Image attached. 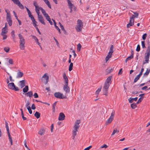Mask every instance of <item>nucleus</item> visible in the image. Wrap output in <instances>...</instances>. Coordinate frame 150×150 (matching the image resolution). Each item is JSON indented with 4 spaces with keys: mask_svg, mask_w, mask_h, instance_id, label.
<instances>
[{
    "mask_svg": "<svg viewBox=\"0 0 150 150\" xmlns=\"http://www.w3.org/2000/svg\"><path fill=\"white\" fill-rule=\"evenodd\" d=\"M18 36L20 39L19 47L20 48L21 50H23L25 49V40L24 37L20 34H18Z\"/></svg>",
    "mask_w": 150,
    "mask_h": 150,
    "instance_id": "1",
    "label": "nucleus"
},
{
    "mask_svg": "<svg viewBox=\"0 0 150 150\" xmlns=\"http://www.w3.org/2000/svg\"><path fill=\"white\" fill-rule=\"evenodd\" d=\"M146 53L145 54L144 59L145 61H144L143 64L144 65L146 63H148L149 61V58L150 55V46L149 45L146 50Z\"/></svg>",
    "mask_w": 150,
    "mask_h": 150,
    "instance_id": "2",
    "label": "nucleus"
},
{
    "mask_svg": "<svg viewBox=\"0 0 150 150\" xmlns=\"http://www.w3.org/2000/svg\"><path fill=\"white\" fill-rule=\"evenodd\" d=\"M83 23L82 21L80 19L78 20L77 21V24L76 27V31L78 32L81 31L83 28Z\"/></svg>",
    "mask_w": 150,
    "mask_h": 150,
    "instance_id": "3",
    "label": "nucleus"
},
{
    "mask_svg": "<svg viewBox=\"0 0 150 150\" xmlns=\"http://www.w3.org/2000/svg\"><path fill=\"white\" fill-rule=\"evenodd\" d=\"M8 88L11 90H14L15 91H18L19 89L18 87L16 86L13 82L10 83L8 85Z\"/></svg>",
    "mask_w": 150,
    "mask_h": 150,
    "instance_id": "4",
    "label": "nucleus"
},
{
    "mask_svg": "<svg viewBox=\"0 0 150 150\" xmlns=\"http://www.w3.org/2000/svg\"><path fill=\"white\" fill-rule=\"evenodd\" d=\"M54 96L58 98L64 99L67 98L66 96H64L62 93L59 92H55L54 94Z\"/></svg>",
    "mask_w": 150,
    "mask_h": 150,
    "instance_id": "5",
    "label": "nucleus"
},
{
    "mask_svg": "<svg viewBox=\"0 0 150 150\" xmlns=\"http://www.w3.org/2000/svg\"><path fill=\"white\" fill-rule=\"evenodd\" d=\"M6 20L8 22L9 26H11L12 24V20H11V16L7 13V15L6 16Z\"/></svg>",
    "mask_w": 150,
    "mask_h": 150,
    "instance_id": "6",
    "label": "nucleus"
},
{
    "mask_svg": "<svg viewBox=\"0 0 150 150\" xmlns=\"http://www.w3.org/2000/svg\"><path fill=\"white\" fill-rule=\"evenodd\" d=\"M68 84H64L63 86V90L65 91L66 94L70 92V88L68 86Z\"/></svg>",
    "mask_w": 150,
    "mask_h": 150,
    "instance_id": "7",
    "label": "nucleus"
},
{
    "mask_svg": "<svg viewBox=\"0 0 150 150\" xmlns=\"http://www.w3.org/2000/svg\"><path fill=\"white\" fill-rule=\"evenodd\" d=\"M13 2L18 6L21 9H23L24 8L23 5L21 4L19 0H14Z\"/></svg>",
    "mask_w": 150,
    "mask_h": 150,
    "instance_id": "8",
    "label": "nucleus"
},
{
    "mask_svg": "<svg viewBox=\"0 0 150 150\" xmlns=\"http://www.w3.org/2000/svg\"><path fill=\"white\" fill-rule=\"evenodd\" d=\"M80 123V120H77L75 122L74 126V129L78 130L79 127V124Z\"/></svg>",
    "mask_w": 150,
    "mask_h": 150,
    "instance_id": "9",
    "label": "nucleus"
},
{
    "mask_svg": "<svg viewBox=\"0 0 150 150\" xmlns=\"http://www.w3.org/2000/svg\"><path fill=\"white\" fill-rule=\"evenodd\" d=\"M65 117V115L63 112H61L59 114L58 117V120L59 121H62L64 120Z\"/></svg>",
    "mask_w": 150,
    "mask_h": 150,
    "instance_id": "10",
    "label": "nucleus"
},
{
    "mask_svg": "<svg viewBox=\"0 0 150 150\" xmlns=\"http://www.w3.org/2000/svg\"><path fill=\"white\" fill-rule=\"evenodd\" d=\"M112 78V76H109L106 79V81L104 83L106 84L109 85H110L111 84V79Z\"/></svg>",
    "mask_w": 150,
    "mask_h": 150,
    "instance_id": "11",
    "label": "nucleus"
},
{
    "mask_svg": "<svg viewBox=\"0 0 150 150\" xmlns=\"http://www.w3.org/2000/svg\"><path fill=\"white\" fill-rule=\"evenodd\" d=\"M38 18L39 21L41 23L44 25L45 24V23L44 21V19L43 18L41 15H38Z\"/></svg>",
    "mask_w": 150,
    "mask_h": 150,
    "instance_id": "12",
    "label": "nucleus"
},
{
    "mask_svg": "<svg viewBox=\"0 0 150 150\" xmlns=\"http://www.w3.org/2000/svg\"><path fill=\"white\" fill-rule=\"evenodd\" d=\"M42 78L45 79L46 81L45 82V84H46L49 81V76L47 75V74H45L42 76Z\"/></svg>",
    "mask_w": 150,
    "mask_h": 150,
    "instance_id": "13",
    "label": "nucleus"
},
{
    "mask_svg": "<svg viewBox=\"0 0 150 150\" xmlns=\"http://www.w3.org/2000/svg\"><path fill=\"white\" fill-rule=\"evenodd\" d=\"M63 76L64 79V81L65 82V84H68V79L65 73H63Z\"/></svg>",
    "mask_w": 150,
    "mask_h": 150,
    "instance_id": "14",
    "label": "nucleus"
},
{
    "mask_svg": "<svg viewBox=\"0 0 150 150\" xmlns=\"http://www.w3.org/2000/svg\"><path fill=\"white\" fill-rule=\"evenodd\" d=\"M63 76L64 79V81L65 82V84H68V79L65 73H63Z\"/></svg>",
    "mask_w": 150,
    "mask_h": 150,
    "instance_id": "15",
    "label": "nucleus"
},
{
    "mask_svg": "<svg viewBox=\"0 0 150 150\" xmlns=\"http://www.w3.org/2000/svg\"><path fill=\"white\" fill-rule=\"evenodd\" d=\"M25 80H23L19 81V85L21 88H23L25 86Z\"/></svg>",
    "mask_w": 150,
    "mask_h": 150,
    "instance_id": "16",
    "label": "nucleus"
},
{
    "mask_svg": "<svg viewBox=\"0 0 150 150\" xmlns=\"http://www.w3.org/2000/svg\"><path fill=\"white\" fill-rule=\"evenodd\" d=\"M23 73L22 72H21L20 71H18L17 73L16 78H21L22 77L23 75Z\"/></svg>",
    "mask_w": 150,
    "mask_h": 150,
    "instance_id": "17",
    "label": "nucleus"
},
{
    "mask_svg": "<svg viewBox=\"0 0 150 150\" xmlns=\"http://www.w3.org/2000/svg\"><path fill=\"white\" fill-rule=\"evenodd\" d=\"M137 99L138 98L137 97L134 98H130L128 99V100L129 103H132L133 102L134 100L135 101H137Z\"/></svg>",
    "mask_w": 150,
    "mask_h": 150,
    "instance_id": "18",
    "label": "nucleus"
},
{
    "mask_svg": "<svg viewBox=\"0 0 150 150\" xmlns=\"http://www.w3.org/2000/svg\"><path fill=\"white\" fill-rule=\"evenodd\" d=\"M132 20L130 19L129 23L127 25V28H129L131 26H132L134 25V20H133V22H132Z\"/></svg>",
    "mask_w": 150,
    "mask_h": 150,
    "instance_id": "19",
    "label": "nucleus"
},
{
    "mask_svg": "<svg viewBox=\"0 0 150 150\" xmlns=\"http://www.w3.org/2000/svg\"><path fill=\"white\" fill-rule=\"evenodd\" d=\"M52 21H53L54 22V26L55 27V28L57 30H58V31H59V33H61V32L60 31V29L58 27V26H57L56 25V23L55 22V21L54 20V19H52Z\"/></svg>",
    "mask_w": 150,
    "mask_h": 150,
    "instance_id": "20",
    "label": "nucleus"
},
{
    "mask_svg": "<svg viewBox=\"0 0 150 150\" xmlns=\"http://www.w3.org/2000/svg\"><path fill=\"white\" fill-rule=\"evenodd\" d=\"M108 89H103L102 91L103 93V94L106 96L108 95Z\"/></svg>",
    "mask_w": 150,
    "mask_h": 150,
    "instance_id": "21",
    "label": "nucleus"
},
{
    "mask_svg": "<svg viewBox=\"0 0 150 150\" xmlns=\"http://www.w3.org/2000/svg\"><path fill=\"white\" fill-rule=\"evenodd\" d=\"M45 132V130L43 129H41L39 131L38 133L39 134L42 135H43Z\"/></svg>",
    "mask_w": 150,
    "mask_h": 150,
    "instance_id": "22",
    "label": "nucleus"
},
{
    "mask_svg": "<svg viewBox=\"0 0 150 150\" xmlns=\"http://www.w3.org/2000/svg\"><path fill=\"white\" fill-rule=\"evenodd\" d=\"M114 67L112 68H109L106 70L107 74H108L112 72L114 70Z\"/></svg>",
    "mask_w": 150,
    "mask_h": 150,
    "instance_id": "23",
    "label": "nucleus"
},
{
    "mask_svg": "<svg viewBox=\"0 0 150 150\" xmlns=\"http://www.w3.org/2000/svg\"><path fill=\"white\" fill-rule=\"evenodd\" d=\"M27 96H29L30 98L32 97L33 96V93L32 91L28 92L27 93L25 94Z\"/></svg>",
    "mask_w": 150,
    "mask_h": 150,
    "instance_id": "24",
    "label": "nucleus"
},
{
    "mask_svg": "<svg viewBox=\"0 0 150 150\" xmlns=\"http://www.w3.org/2000/svg\"><path fill=\"white\" fill-rule=\"evenodd\" d=\"M67 1L69 7L70 9L72 8L74 6V4L71 3L69 0H67Z\"/></svg>",
    "mask_w": 150,
    "mask_h": 150,
    "instance_id": "25",
    "label": "nucleus"
},
{
    "mask_svg": "<svg viewBox=\"0 0 150 150\" xmlns=\"http://www.w3.org/2000/svg\"><path fill=\"white\" fill-rule=\"evenodd\" d=\"M115 115V111L114 110H113L109 118H110V119H111L112 120H113L114 119V117Z\"/></svg>",
    "mask_w": 150,
    "mask_h": 150,
    "instance_id": "26",
    "label": "nucleus"
},
{
    "mask_svg": "<svg viewBox=\"0 0 150 150\" xmlns=\"http://www.w3.org/2000/svg\"><path fill=\"white\" fill-rule=\"evenodd\" d=\"M150 71V68L147 69L146 70L145 73L144 74V76H147L149 74Z\"/></svg>",
    "mask_w": 150,
    "mask_h": 150,
    "instance_id": "27",
    "label": "nucleus"
},
{
    "mask_svg": "<svg viewBox=\"0 0 150 150\" xmlns=\"http://www.w3.org/2000/svg\"><path fill=\"white\" fill-rule=\"evenodd\" d=\"M29 89L28 86H26L23 89V92L24 93H26L28 91Z\"/></svg>",
    "mask_w": 150,
    "mask_h": 150,
    "instance_id": "28",
    "label": "nucleus"
},
{
    "mask_svg": "<svg viewBox=\"0 0 150 150\" xmlns=\"http://www.w3.org/2000/svg\"><path fill=\"white\" fill-rule=\"evenodd\" d=\"M78 131V130L74 129L73 130V132L72 133V139H74L75 136L76 135V132Z\"/></svg>",
    "mask_w": 150,
    "mask_h": 150,
    "instance_id": "29",
    "label": "nucleus"
},
{
    "mask_svg": "<svg viewBox=\"0 0 150 150\" xmlns=\"http://www.w3.org/2000/svg\"><path fill=\"white\" fill-rule=\"evenodd\" d=\"M119 132V130H118L116 128H115L113 131L112 133L111 134V136H112L115 133H118Z\"/></svg>",
    "mask_w": 150,
    "mask_h": 150,
    "instance_id": "30",
    "label": "nucleus"
},
{
    "mask_svg": "<svg viewBox=\"0 0 150 150\" xmlns=\"http://www.w3.org/2000/svg\"><path fill=\"white\" fill-rule=\"evenodd\" d=\"M40 113L38 112H36L34 114V116L37 119L39 118L40 117Z\"/></svg>",
    "mask_w": 150,
    "mask_h": 150,
    "instance_id": "31",
    "label": "nucleus"
},
{
    "mask_svg": "<svg viewBox=\"0 0 150 150\" xmlns=\"http://www.w3.org/2000/svg\"><path fill=\"white\" fill-rule=\"evenodd\" d=\"M8 31L6 28H3L2 29V32L1 34H6L7 33Z\"/></svg>",
    "mask_w": 150,
    "mask_h": 150,
    "instance_id": "32",
    "label": "nucleus"
},
{
    "mask_svg": "<svg viewBox=\"0 0 150 150\" xmlns=\"http://www.w3.org/2000/svg\"><path fill=\"white\" fill-rule=\"evenodd\" d=\"M112 120H113L112 119L109 118V119L106 121V122L105 123V125H108L110 123Z\"/></svg>",
    "mask_w": 150,
    "mask_h": 150,
    "instance_id": "33",
    "label": "nucleus"
},
{
    "mask_svg": "<svg viewBox=\"0 0 150 150\" xmlns=\"http://www.w3.org/2000/svg\"><path fill=\"white\" fill-rule=\"evenodd\" d=\"M137 104L136 103H133L131 105V107L132 109H135L137 107Z\"/></svg>",
    "mask_w": 150,
    "mask_h": 150,
    "instance_id": "34",
    "label": "nucleus"
},
{
    "mask_svg": "<svg viewBox=\"0 0 150 150\" xmlns=\"http://www.w3.org/2000/svg\"><path fill=\"white\" fill-rule=\"evenodd\" d=\"M8 138L9 141L11 143V145H12V138L11 137V136L10 133H8Z\"/></svg>",
    "mask_w": 150,
    "mask_h": 150,
    "instance_id": "35",
    "label": "nucleus"
},
{
    "mask_svg": "<svg viewBox=\"0 0 150 150\" xmlns=\"http://www.w3.org/2000/svg\"><path fill=\"white\" fill-rule=\"evenodd\" d=\"M33 38L36 41V42L38 43V45L40 46V44L38 42V39L37 38V37L34 35L32 36Z\"/></svg>",
    "mask_w": 150,
    "mask_h": 150,
    "instance_id": "36",
    "label": "nucleus"
},
{
    "mask_svg": "<svg viewBox=\"0 0 150 150\" xmlns=\"http://www.w3.org/2000/svg\"><path fill=\"white\" fill-rule=\"evenodd\" d=\"M57 102L55 101L54 103L52 104V111L53 112H54L55 111V107L56 106V104L57 103Z\"/></svg>",
    "mask_w": 150,
    "mask_h": 150,
    "instance_id": "37",
    "label": "nucleus"
},
{
    "mask_svg": "<svg viewBox=\"0 0 150 150\" xmlns=\"http://www.w3.org/2000/svg\"><path fill=\"white\" fill-rule=\"evenodd\" d=\"M140 76H140L139 75V74L138 75H137L136 77L135 78V79H134V83L138 81V80H139V79Z\"/></svg>",
    "mask_w": 150,
    "mask_h": 150,
    "instance_id": "38",
    "label": "nucleus"
},
{
    "mask_svg": "<svg viewBox=\"0 0 150 150\" xmlns=\"http://www.w3.org/2000/svg\"><path fill=\"white\" fill-rule=\"evenodd\" d=\"M73 63H71L69 65V71H71L73 69Z\"/></svg>",
    "mask_w": 150,
    "mask_h": 150,
    "instance_id": "39",
    "label": "nucleus"
},
{
    "mask_svg": "<svg viewBox=\"0 0 150 150\" xmlns=\"http://www.w3.org/2000/svg\"><path fill=\"white\" fill-rule=\"evenodd\" d=\"M40 7L38 6V8H35V11L36 13H37L38 15H38H39L40 13Z\"/></svg>",
    "mask_w": 150,
    "mask_h": 150,
    "instance_id": "40",
    "label": "nucleus"
},
{
    "mask_svg": "<svg viewBox=\"0 0 150 150\" xmlns=\"http://www.w3.org/2000/svg\"><path fill=\"white\" fill-rule=\"evenodd\" d=\"M110 85L104 83L103 89H108Z\"/></svg>",
    "mask_w": 150,
    "mask_h": 150,
    "instance_id": "41",
    "label": "nucleus"
},
{
    "mask_svg": "<svg viewBox=\"0 0 150 150\" xmlns=\"http://www.w3.org/2000/svg\"><path fill=\"white\" fill-rule=\"evenodd\" d=\"M133 58V56H132V55H130L127 58H126L125 60V62H127V61L128 60H129L130 59Z\"/></svg>",
    "mask_w": 150,
    "mask_h": 150,
    "instance_id": "42",
    "label": "nucleus"
},
{
    "mask_svg": "<svg viewBox=\"0 0 150 150\" xmlns=\"http://www.w3.org/2000/svg\"><path fill=\"white\" fill-rule=\"evenodd\" d=\"M5 71L7 73V74L8 75H9V80H10V81L11 82L14 81V79H12V77L6 71Z\"/></svg>",
    "mask_w": 150,
    "mask_h": 150,
    "instance_id": "43",
    "label": "nucleus"
},
{
    "mask_svg": "<svg viewBox=\"0 0 150 150\" xmlns=\"http://www.w3.org/2000/svg\"><path fill=\"white\" fill-rule=\"evenodd\" d=\"M2 36H3V39L4 40L6 39L7 38V36L5 34H1Z\"/></svg>",
    "mask_w": 150,
    "mask_h": 150,
    "instance_id": "44",
    "label": "nucleus"
},
{
    "mask_svg": "<svg viewBox=\"0 0 150 150\" xmlns=\"http://www.w3.org/2000/svg\"><path fill=\"white\" fill-rule=\"evenodd\" d=\"M9 47H5L4 48V50L7 52H8L9 51Z\"/></svg>",
    "mask_w": 150,
    "mask_h": 150,
    "instance_id": "45",
    "label": "nucleus"
},
{
    "mask_svg": "<svg viewBox=\"0 0 150 150\" xmlns=\"http://www.w3.org/2000/svg\"><path fill=\"white\" fill-rule=\"evenodd\" d=\"M102 88V87H100L99 88L98 90L96 91V94L98 95L100 92L101 91V89Z\"/></svg>",
    "mask_w": 150,
    "mask_h": 150,
    "instance_id": "46",
    "label": "nucleus"
},
{
    "mask_svg": "<svg viewBox=\"0 0 150 150\" xmlns=\"http://www.w3.org/2000/svg\"><path fill=\"white\" fill-rule=\"evenodd\" d=\"M11 36L13 39H14L15 38V31L14 30H12L11 32Z\"/></svg>",
    "mask_w": 150,
    "mask_h": 150,
    "instance_id": "47",
    "label": "nucleus"
},
{
    "mask_svg": "<svg viewBox=\"0 0 150 150\" xmlns=\"http://www.w3.org/2000/svg\"><path fill=\"white\" fill-rule=\"evenodd\" d=\"M29 17L31 18V19L33 22L36 21L34 18V17L32 16V15H31Z\"/></svg>",
    "mask_w": 150,
    "mask_h": 150,
    "instance_id": "48",
    "label": "nucleus"
},
{
    "mask_svg": "<svg viewBox=\"0 0 150 150\" xmlns=\"http://www.w3.org/2000/svg\"><path fill=\"white\" fill-rule=\"evenodd\" d=\"M33 5L35 6V8H37L39 6L38 5L37 2L35 1H33Z\"/></svg>",
    "mask_w": 150,
    "mask_h": 150,
    "instance_id": "49",
    "label": "nucleus"
},
{
    "mask_svg": "<svg viewBox=\"0 0 150 150\" xmlns=\"http://www.w3.org/2000/svg\"><path fill=\"white\" fill-rule=\"evenodd\" d=\"M114 47L112 45L110 46V51H111L112 52H113L114 51Z\"/></svg>",
    "mask_w": 150,
    "mask_h": 150,
    "instance_id": "50",
    "label": "nucleus"
},
{
    "mask_svg": "<svg viewBox=\"0 0 150 150\" xmlns=\"http://www.w3.org/2000/svg\"><path fill=\"white\" fill-rule=\"evenodd\" d=\"M81 45L80 43H79L77 45V50H78L79 51H80L81 50Z\"/></svg>",
    "mask_w": 150,
    "mask_h": 150,
    "instance_id": "51",
    "label": "nucleus"
},
{
    "mask_svg": "<svg viewBox=\"0 0 150 150\" xmlns=\"http://www.w3.org/2000/svg\"><path fill=\"white\" fill-rule=\"evenodd\" d=\"M27 109L28 110L30 114H32V111L31 110L30 107H28L27 108Z\"/></svg>",
    "mask_w": 150,
    "mask_h": 150,
    "instance_id": "52",
    "label": "nucleus"
},
{
    "mask_svg": "<svg viewBox=\"0 0 150 150\" xmlns=\"http://www.w3.org/2000/svg\"><path fill=\"white\" fill-rule=\"evenodd\" d=\"M140 50V45H138L136 49V51L137 52H139Z\"/></svg>",
    "mask_w": 150,
    "mask_h": 150,
    "instance_id": "53",
    "label": "nucleus"
},
{
    "mask_svg": "<svg viewBox=\"0 0 150 150\" xmlns=\"http://www.w3.org/2000/svg\"><path fill=\"white\" fill-rule=\"evenodd\" d=\"M45 3L50 8H51V7L50 3L49 1H47V2H46Z\"/></svg>",
    "mask_w": 150,
    "mask_h": 150,
    "instance_id": "54",
    "label": "nucleus"
},
{
    "mask_svg": "<svg viewBox=\"0 0 150 150\" xmlns=\"http://www.w3.org/2000/svg\"><path fill=\"white\" fill-rule=\"evenodd\" d=\"M40 10L41 11L42 14H43L44 13H46L45 10L42 7H40Z\"/></svg>",
    "mask_w": 150,
    "mask_h": 150,
    "instance_id": "55",
    "label": "nucleus"
},
{
    "mask_svg": "<svg viewBox=\"0 0 150 150\" xmlns=\"http://www.w3.org/2000/svg\"><path fill=\"white\" fill-rule=\"evenodd\" d=\"M145 41H142V45L143 48H145L146 47L145 46Z\"/></svg>",
    "mask_w": 150,
    "mask_h": 150,
    "instance_id": "56",
    "label": "nucleus"
},
{
    "mask_svg": "<svg viewBox=\"0 0 150 150\" xmlns=\"http://www.w3.org/2000/svg\"><path fill=\"white\" fill-rule=\"evenodd\" d=\"M61 28L62 30L63 31L64 33V34H66V30H65V29H64V26H61Z\"/></svg>",
    "mask_w": 150,
    "mask_h": 150,
    "instance_id": "57",
    "label": "nucleus"
},
{
    "mask_svg": "<svg viewBox=\"0 0 150 150\" xmlns=\"http://www.w3.org/2000/svg\"><path fill=\"white\" fill-rule=\"evenodd\" d=\"M147 36V34L146 33H145L142 36V39L143 40H145L146 39V37Z\"/></svg>",
    "mask_w": 150,
    "mask_h": 150,
    "instance_id": "58",
    "label": "nucleus"
},
{
    "mask_svg": "<svg viewBox=\"0 0 150 150\" xmlns=\"http://www.w3.org/2000/svg\"><path fill=\"white\" fill-rule=\"evenodd\" d=\"M37 23V22L36 21L33 22V25L35 27V28H36V27H38V25L36 24Z\"/></svg>",
    "mask_w": 150,
    "mask_h": 150,
    "instance_id": "59",
    "label": "nucleus"
},
{
    "mask_svg": "<svg viewBox=\"0 0 150 150\" xmlns=\"http://www.w3.org/2000/svg\"><path fill=\"white\" fill-rule=\"evenodd\" d=\"M142 99H143L142 97H140L138 100L137 101V104H138L141 102L142 101Z\"/></svg>",
    "mask_w": 150,
    "mask_h": 150,
    "instance_id": "60",
    "label": "nucleus"
},
{
    "mask_svg": "<svg viewBox=\"0 0 150 150\" xmlns=\"http://www.w3.org/2000/svg\"><path fill=\"white\" fill-rule=\"evenodd\" d=\"M8 62L9 63L11 64H13V59H9Z\"/></svg>",
    "mask_w": 150,
    "mask_h": 150,
    "instance_id": "61",
    "label": "nucleus"
},
{
    "mask_svg": "<svg viewBox=\"0 0 150 150\" xmlns=\"http://www.w3.org/2000/svg\"><path fill=\"white\" fill-rule=\"evenodd\" d=\"M144 69L143 68H142L141 69V71H140L139 75L140 76H141L143 72L144 71Z\"/></svg>",
    "mask_w": 150,
    "mask_h": 150,
    "instance_id": "62",
    "label": "nucleus"
},
{
    "mask_svg": "<svg viewBox=\"0 0 150 150\" xmlns=\"http://www.w3.org/2000/svg\"><path fill=\"white\" fill-rule=\"evenodd\" d=\"M134 14L135 15V16L136 18H137L139 16V13L137 12H133Z\"/></svg>",
    "mask_w": 150,
    "mask_h": 150,
    "instance_id": "63",
    "label": "nucleus"
},
{
    "mask_svg": "<svg viewBox=\"0 0 150 150\" xmlns=\"http://www.w3.org/2000/svg\"><path fill=\"white\" fill-rule=\"evenodd\" d=\"M92 147V146H90L88 147L85 149L84 150H89Z\"/></svg>",
    "mask_w": 150,
    "mask_h": 150,
    "instance_id": "64",
    "label": "nucleus"
}]
</instances>
